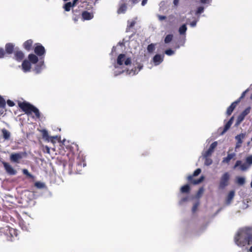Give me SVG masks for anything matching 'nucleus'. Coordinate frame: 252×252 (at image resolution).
I'll list each match as a JSON object with an SVG mask.
<instances>
[{
  "label": "nucleus",
  "mask_w": 252,
  "mask_h": 252,
  "mask_svg": "<svg viewBox=\"0 0 252 252\" xmlns=\"http://www.w3.org/2000/svg\"><path fill=\"white\" fill-rule=\"evenodd\" d=\"M251 187L252 188V182H251Z\"/></svg>",
  "instance_id": "nucleus-64"
},
{
  "label": "nucleus",
  "mask_w": 252,
  "mask_h": 252,
  "mask_svg": "<svg viewBox=\"0 0 252 252\" xmlns=\"http://www.w3.org/2000/svg\"><path fill=\"white\" fill-rule=\"evenodd\" d=\"M197 22V21H194L192 22L190 24V26L192 27H194L196 26V25Z\"/></svg>",
  "instance_id": "nucleus-50"
},
{
  "label": "nucleus",
  "mask_w": 252,
  "mask_h": 252,
  "mask_svg": "<svg viewBox=\"0 0 252 252\" xmlns=\"http://www.w3.org/2000/svg\"><path fill=\"white\" fill-rule=\"evenodd\" d=\"M251 110V107H249L247 108L242 113L238 116L237 121L235 124V126H238L244 120L246 116H247L250 112Z\"/></svg>",
  "instance_id": "nucleus-9"
},
{
  "label": "nucleus",
  "mask_w": 252,
  "mask_h": 252,
  "mask_svg": "<svg viewBox=\"0 0 252 252\" xmlns=\"http://www.w3.org/2000/svg\"><path fill=\"white\" fill-rule=\"evenodd\" d=\"M248 91H249V89H247V90H246L245 91H244V92L242 93V94H241V96H240V97L239 98V100H239V101H240V99H241L242 98H243L245 96V95L248 92Z\"/></svg>",
  "instance_id": "nucleus-47"
},
{
  "label": "nucleus",
  "mask_w": 252,
  "mask_h": 252,
  "mask_svg": "<svg viewBox=\"0 0 252 252\" xmlns=\"http://www.w3.org/2000/svg\"><path fill=\"white\" fill-rule=\"evenodd\" d=\"M165 16H159L158 18L160 20H162L165 19Z\"/></svg>",
  "instance_id": "nucleus-59"
},
{
  "label": "nucleus",
  "mask_w": 252,
  "mask_h": 252,
  "mask_svg": "<svg viewBox=\"0 0 252 252\" xmlns=\"http://www.w3.org/2000/svg\"><path fill=\"white\" fill-rule=\"evenodd\" d=\"M189 190V186L188 185H185L181 187V191L183 193L188 192Z\"/></svg>",
  "instance_id": "nucleus-30"
},
{
  "label": "nucleus",
  "mask_w": 252,
  "mask_h": 252,
  "mask_svg": "<svg viewBox=\"0 0 252 252\" xmlns=\"http://www.w3.org/2000/svg\"><path fill=\"white\" fill-rule=\"evenodd\" d=\"M203 191H204V189L203 188H200L199 190L198 191V192L197 193V197H200V196L201 195V194L203 193Z\"/></svg>",
  "instance_id": "nucleus-45"
},
{
  "label": "nucleus",
  "mask_w": 252,
  "mask_h": 252,
  "mask_svg": "<svg viewBox=\"0 0 252 252\" xmlns=\"http://www.w3.org/2000/svg\"><path fill=\"white\" fill-rule=\"evenodd\" d=\"M165 53L168 56H171L174 54V51L171 49H168L165 51Z\"/></svg>",
  "instance_id": "nucleus-39"
},
{
  "label": "nucleus",
  "mask_w": 252,
  "mask_h": 252,
  "mask_svg": "<svg viewBox=\"0 0 252 252\" xmlns=\"http://www.w3.org/2000/svg\"><path fill=\"white\" fill-rule=\"evenodd\" d=\"M1 132L2 133L3 137L5 140L9 139V138L10 137L11 133L9 131H8L7 129H6L5 128H3L1 130Z\"/></svg>",
  "instance_id": "nucleus-21"
},
{
  "label": "nucleus",
  "mask_w": 252,
  "mask_h": 252,
  "mask_svg": "<svg viewBox=\"0 0 252 252\" xmlns=\"http://www.w3.org/2000/svg\"><path fill=\"white\" fill-rule=\"evenodd\" d=\"M238 166H240V169L242 171H245L250 167L246 162L242 163L241 160H237L236 162L234 168H235Z\"/></svg>",
  "instance_id": "nucleus-15"
},
{
  "label": "nucleus",
  "mask_w": 252,
  "mask_h": 252,
  "mask_svg": "<svg viewBox=\"0 0 252 252\" xmlns=\"http://www.w3.org/2000/svg\"><path fill=\"white\" fill-rule=\"evenodd\" d=\"M86 165V163L84 161V160L83 159L82 161H78V167H85Z\"/></svg>",
  "instance_id": "nucleus-42"
},
{
  "label": "nucleus",
  "mask_w": 252,
  "mask_h": 252,
  "mask_svg": "<svg viewBox=\"0 0 252 252\" xmlns=\"http://www.w3.org/2000/svg\"><path fill=\"white\" fill-rule=\"evenodd\" d=\"M204 158H205L204 164L208 166V165H211L212 163V160L211 158H208V157Z\"/></svg>",
  "instance_id": "nucleus-36"
},
{
  "label": "nucleus",
  "mask_w": 252,
  "mask_h": 252,
  "mask_svg": "<svg viewBox=\"0 0 252 252\" xmlns=\"http://www.w3.org/2000/svg\"><path fill=\"white\" fill-rule=\"evenodd\" d=\"M46 149H47V153H49V151H50V149L49 147H46Z\"/></svg>",
  "instance_id": "nucleus-62"
},
{
  "label": "nucleus",
  "mask_w": 252,
  "mask_h": 252,
  "mask_svg": "<svg viewBox=\"0 0 252 252\" xmlns=\"http://www.w3.org/2000/svg\"><path fill=\"white\" fill-rule=\"evenodd\" d=\"M3 165L6 171L9 174L13 175L16 174V171L9 163L3 162Z\"/></svg>",
  "instance_id": "nucleus-12"
},
{
  "label": "nucleus",
  "mask_w": 252,
  "mask_h": 252,
  "mask_svg": "<svg viewBox=\"0 0 252 252\" xmlns=\"http://www.w3.org/2000/svg\"><path fill=\"white\" fill-rule=\"evenodd\" d=\"M4 55V51L3 49L0 48V58H3Z\"/></svg>",
  "instance_id": "nucleus-48"
},
{
  "label": "nucleus",
  "mask_w": 252,
  "mask_h": 252,
  "mask_svg": "<svg viewBox=\"0 0 252 252\" xmlns=\"http://www.w3.org/2000/svg\"><path fill=\"white\" fill-rule=\"evenodd\" d=\"M234 195H235V191L234 190H231L229 192V193H228V194L227 196V198H226V203L227 205H229L230 204L232 200L234 198Z\"/></svg>",
  "instance_id": "nucleus-20"
},
{
  "label": "nucleus",
  "mask_w": 252,
  "mask_h": 252,
  "mask_svg": "<svg viewBox=\"0 0 252 252\" xmlns=\"http://www.w3.org/2000/svg\"><path fill=\"white\" fill-rule=\"evenodd\" d=\"M78 1V0H73V2L72 3V4L74 6L76 4L77 2Z\"/></svg>",
  "instance_id": "nucleus-60"
},
{
  "label": "nucleus",
  "mask_w": 252,
  "mask_h": 252,
  "mask_svg": "<svg viewBox=\"0 0 252 252\" xmlns=\"http://www.w3.org/2000/svg\"><path fill=\"white\" fill-rule=\"evenodd\" d=\"M25 153L20 152L13 153L10 156V159L11 161L19 163V160L26 156Z\"/></svg>",
  "instance_id": "nucleus-6"
},
{
  "label": "nucleus",
  "mask_w": 252,
  "mask_h": 252,
  "mask_svg": "<svg viewBox=\"0 0 252 252\" xmlns=\"http://www.w3.org/2000/svg\"><path fill=\"white\" fill-rule=\"evenodd\" d=\"M173 38L172 34H168L164 39V42L165 43H169L171 41Z\"/></svg>",
  "instance_id": "nucleus-32"
},
{
  "label": "nucleus",
  "mask_w": 252,
  "mask_h": 252,
  "mask_svg": "<svg viewBox=\"0 0 252 252\" xmlns=\"http://www.w3.org/2000/svg\"><path fill=\"white\" fill-rule=\"evenodd\" d=\"M21 223H22V222H21L20 224V225L21 226L23 230H27V227H26V226H22Z\"/></svg>",
  "instance_id": "nucleus-61"
},
{
  "label": "nucleus",
  "mask_w": 252,
  "mask_h": 252,
  "mask_svg": "<svg viewBox=\"0 0 252 252\" xmlns=\"http://www.w3.org/2000/svg\"><path fill=\"white\" fill-rule=\"evenodd\" d=\"M82 17L83 21L91 20L94 17V12L84 11L82 13Z\"/></svg>",
  "instance_id": "nucleus-13"
},
{
  "label": "nucleus",
  "mask_w": 252,
  "mask_h": 252,
  "mask_svg": "<svg viewBox=\"0 0 252 252\" xmlns=\"http://www.w3.org/2000/svg\"><path fill=\"white\" fill-rule=\"evenodd\" d=\"M7 103L9 106H13L14 105V103L10 100H8Z\"/></svg>",
  "instance_id": "nucleus-49"
},
{
  "label": "nucleus",
  "mask_w": 252,
  "mask_h": 252,
  "mask_svg": "<svg viewBox=\"0 0 252 252\" xmlns=\"http://www.w3.org/2000/svg\"><path fill=\"white\" fill-rule=\"evenodd\" d=\"M203 11L204 7L202 6H200L197 8V10L196 11V14L202 13Z\"/></svg>",
  "instance_id": "nucleus-40"
},
{
  "label": "nucleus",
  "mask_w": 252,
  "mask_h": 252,
  "mask_svg": "<svg viewBox=\"0 0 252 252\" xmlns=\"http://www.w3.org/2000/svg\"><path fill=\"white\" fill-rule=\"evenodd\" d=\"M32 40H28L24 42V47L25 49L30 50L31 49L32 45Z\"/></svg>",
  "instance_id": "nucleus-24"
},
{
  "label": "nucleus",
  "mask_w": 252,
  "mask_h": 252,
  "mask_svg": "<svg viewBox=\"0 0 252 252\" xmlns=\"http://www.w3.org/2000/svg\"><path fill=\"white\" fill-rule=\"evenodd\" d=\"M130 1L131 2V3L132 4H134L138 3L139 0H130Z\"/></svg>",
  "instance_id": "nucleus-58"
},
{
  "label": "nucleus",
  "mask_w": 252,
  "mask_h": 252,
  "mask_svg": "<svg viewBox=\"0 0 252 252\" xmlns=\"http://www.w3.org/2000/svg\"><path fill=\"white\" fill-rule=\"evenodd\" d=\"M126 10V5L125 4H122L119 9L118 12L119 13H124Z\"/></svg>",
  "instance_id": "nucleus-28"
},
{
  "label": "nucleus",
  "mask_w": 252,
  "mask_h": 252,
  "mask_svg": "<svg viewBox=\"0 0 252 252\" xmlns=\"http://www.w3.org/2000/svg\"><path fill=\"white\" fill-rule=\"evenodd\" d=\"M44 68L45 65L44 64V62L43 61H41L38 63L35 67L34 70L35 71L36 73H39Z\"/></svg>",
  "instance_id": "nucleus-17"
},
{
  "label": "nucleus",
  "mask_w": 252,
  "mask_h": 252,
  "mask_svg": "<svg viewBox=\"0 0 252 252\" xmlns=\"http://www.w3.org/2000/svg\"><path fill=\"white\" fill-rule=\"evenodd\" d=\"M24 57V54L21 51H17L15 52V59L18 61H21Z\"/></svg>",
  "instance_id": "nucleus-19"
},
{
  "label": "nucleus",
  "mask_w": 252,
  "mask_h": 252,
  "mask_svg": "<svg viewBox=\"0 0 252 252\" xmlns=\"http://www.w3.org/2000/svg\"><path fill=\"white\" fill-rule=\"evenodd\" d=\"M246 162L250 167L252 165V155L246 158Z\"/></svg>",
  "instance_id": "nucleus-33"
},
{
  "label": "nucleus",
  "mask_w": 252,
  "mask_h": 252,
  "mask_svg": "<svg viewBox=\"0 0 252 252\" xmlns=\"http://www.w3.org/2000/svg\"><path fill=\"white\" fill-rule=\"evenodd\" d=\"M242 238H246V241H242L238 243L239 247H242L246 246V245H251L252 244V234H250V231L247 229L246 232H243Z\"/></svg>",
  "instance_id": "nucleus-3"
},
{
  "label": "nucleus",
  "mask_w": 252,
  "mask_h": 252,
  "mask_svg": "<svg viewBox=\"0 0 252 252\" xmlns=\"http://www.w3.org/2000/svg\"><path fill=\"white\" fill-rule=\"evenodd\" d=\"M148 0H143L142 1L141 5L144 6L147 3Z\"/></svg>",
  "instance_id": "nucleus-56"
},
{
  "label": "nucleus",
  "mask_w": 252,
  "mask_h": 252,
  "mask_svg": "<svg viewBox=\"0 0 252 252\" xmlns=\"http://www.w3.org/2000/svg\"><path fill=\"white\" fill-rule=\"evenodd\" d=\"M42 135H43V137L44 138H48L49 136H48V131L45 130V129H43L42 130Z\"/></svg>",
  "instance_id": "nucleus-41"
},
{
  "label": "nucleus",
  "mask_w": 252,
  "mask_h": 252,
  "mask_svg": "<svg viewBox=\"0 0 252 252\" xmlns=\"http://www.w3.org/2000/svg\"><path fill=\"white\" fill-rule=\"evenodd\" d=\"M21 108L27 114L34 113L36 118H39L40 117V113L37 108L33 105L26 102H23L19 104Z\"/></svg>",
  "instance_id": "nucleus-2"
},
{
  "label": "nucleus",
  "mask_w": 252,
  "mask_h": 252,
  "mask_svg": "<svg viewBox=\"0 0 252 252\" xmlns=\"http://www.w3.org/2000/svg\"><path fill=\"white\" fill-rule=\"evenodd\" d=\"M200 1L202 3H209L210 2V0H200Z\"/></svg>",
  "instance_id": "nucleus-51"
},
{
  "label": "nucleus",
  "mask_w": 252,
  "mask_h": 252,
  "mask_svg": "<svg viewBox=\"0 0 252 252\" xmlns=\"http://www.w3.org/2000/svg\"><path fill=\"white\" fill-rule=\"evenodd\" d=\"M199 204V202H198L196 203L193 205V206L192 207V211L193 212H195L196 211V209H197Z\"/></svg>",
  "instance_id": "nucleus-46"
},
{
  "label": "nucleus",
  "mask_w": 252,
  "mask_h": 252,
  "mask_svg": "<svg viewBox=\"0 0 252 252\" xmlns=\"http://www.w3.org/2000/svg\"><path fill=\"white\" fill-rule=\"evenodd\" d=\"M164 57V55H156L153 59V61L155 65H158L161 63L163 61Z\"/></svg>",
  "instance_id": "nucleus-14"
},
{
  "label": "nucleus",
  "mask_w": 252,
  "mask_h": 252,
  "mask_svg": "<svg viewBox=\"0 0 252 252\" xmlns=\"http://www.w3.org/2000/svg\"><path fill=\"white\" fill-rule=\"evenodd\" d=\"M22 69L25 72H29L31 68V65L30 62L27 60H24L22 63Z\"/></svg>",
  "instance_id": "nucleus-16"
},
{
  "label": "nucleus",
  "mask_w": 252,
  "mask_h": 252,
  "mask_svg": "<svg viewBox=\"0 0 252 252\" xmlns=\"http://www.w3.org/2000/svg\"><path fill=\"white\" fill-rule=\"evenodd\" d=\"M233 119L234 117H232L227 122L229 123L230 125H232L233 122Z\"/></svg>",
  "instance_id": "nucleus-55"
},
{
  "label": "nucleus",
  "mask_w": 252,
  "mask_h": 252,
  "mask_svg": "<svg viewBox=\"0 0 252 252\" xmlns=\"http://www.w3.org/2000/svg\"><path fill=\"white\" fill-rule=\"evenodd\" d=\"M247 232V229L246 228H243V229H240L238 232L237 233V234H236L235 236V238H234V241H235V244L239 247V245H238V243L239 242H243L244 241H246V238H241L242 237V233L243 232Z\"/></svg>",
  "instance_id": "nucleus-7"
},
{
  "label": "nucleus",
  "mask_w": 252,
  "mask_h": 252,
  "mask_svg": "<svg viewBox=\"0 0 252 252\" xmlns=\"http://www.w3.org/2000/svg\"><path fill=\"white\" fill-rule=\"evenodd\" d=\"M188 198L187 197H184L183 198V199H181V200L180 201V203H182V202H185V201H186L188 200Z\"/></svg>",
  "instance_id": "nucleus-52"
},
{
  "label": "nucleus",
  "mask_w": 252,
  "mask_h": 252,
  "mask_svg": "<svg viewBox=\"0 0 252 252\" xmlns=\"http://www.w3.org/2000/svg\"><path fill=\"white\" fill-rule=\"evenodd\" d=\"M187 30V28L186 25L184 24L181 27H180L179 29V32L180 34L181 35L185 34Z\"/></svg>",
  "instance_id": "nucleus-26"
},
{
  "label": "nucleus",
  "mask_w": 252,
  "mask_h": 252,
  "mask_svg": "<svg viewBox=\"0 0 252 252\" xmlns=\"http://www.w3.org/2000/svg\"><path fill=\"white\" fill-rule=\"evenodd\" d=\"M155 49V45L151 44L148 46L147 50L149 53L153 52Z\"/></svg>",
  "instance_id": "nucleus-34"
},
{
  "label": "nucleus",
  "mask_w": 252,
  "mask_h": 252,
  "mask_svg": "<svg viewBox=\"0 0 252 252\" xmlns=\"http://www.w3.org/2000/svg\"><path fill=\"white\" fill-rule=\"evenodd\" d=\"M179 2V0H174L173 3L175 5L177 6L178 5Z\"/></svg>",
  "instance_id": "nucleus-57"
},
{
  "label": "nucleus",
  "mask_w": 252,
  "mask_h": 252,
  "mask_svg": "<svg viewBox=\"0 0 252 252\" xmlns=\"http://www.w3.org/2000/svg\"><path fill=\"white\" fill-rule=\"evenodd\" d=\"M230 178V175L228 173L226 172L224 173L220 178L219 189H223L228 185V181Z\"/></svg>",
  "instance_id": "nucleus-5"
},
{
  "label": "nucleus",
  "mask_w": 252,
  "mask_h": 252,
  "mask_svg": "<svg viewBox=\"0 0 252 252\" xmlns=\"http://www.w3.org/2000/svg\"><path fill=\"white\" fill-rule=\"evenodd\" d=\"M231 126V125H230L229 123L227 122L224 126V129L223 131L221 132V134H224L230 128Z\"/></svg>",
  "instance_id": "nucleus-37"
},
{
  "label": "nucleus",
  "mask_w": 252,
  "mask_h": 252,
  "mask_svg": "<svg viewBox=\"0 0 252 252\" xmlns=\"http://www.w3.org/2000/svg\"><path fill=\"white\" fill-rule=\"evenodd\" d=\"M245 136L246 134L243 133L238 134L235 136V138L237 141L235 146V150L241 146V144L243 143V140L245 138Z\"/></svg>",
  "instance_id": "nucleus-10"
},
{
  "label": "nucleus",
  "mask_w": 252,
  "mask_h": 252,
  "mask_svg": "<svg viewBox=\"0 0 252 252\" xmlns=\"http://www.w3.org/2000/svg\"><path fill=\"white\" fill-rule=\"evenodd\" d=\"M50 140H51L52 142H53L52 139H58L59 137L58 136H53V137H50ZM48 140H49V139H48Z\"/></svg>",
  "instance_id": "nucleus-53"
},
{
  "label": "nucleus",
  "mask_w": 252,
  "mask_h": 252,
  "mask_svg": "<svg viewBox=\"0 0 252 252\" xmlns=\"http://www.w3.org/2000/svg\"><path fill=\"white\" fill-rule=\"evenodd\" d=\"M45 49L43 46L40 45L39 43H37L35 44V47L34 48V52L35 53L39 56L43 55L45 53Z\"/></svg>",
  "instance_id": "nucleus-11"
},
{
  "label": "nucleus",
  "mask_w": 252,
  "mask_h": 252,
  "mask_svg": "<svg viewBox=\"0 0 252 252\" xmlns=\"http://www.w3.org/2000/svg\"><path fill=\"white\" fill-rule=\"evenodd\" d=\"M249 251H250V252H252V246L250 248Z\"/></svg>",
  "instance_id": "nucleus-63"
},
{
  "label": "nucleus",
  "mask_w": 252,
  "mask_h": 252,
  "mask_svg": "<svg viewBox=\"0 0 252 252\" xmlns=\"http://www.w3.org/2000/svg\"><path fill=\"white\" fill-rule=\"evenodd\" d=\"M237 183L240 185H243L245 183V178L243 177H238L237 178Z\"/></svg>",
  "instance_id": "nucleus-29"
},
{
  "label": "nucleus",
  "mask_w": 252,
  "mask_h": 252,
  "mask_svg": "<svg viewBox=\"0 0 252 252\" xmlns=\"http://www.w3.org/2000/svg\"><path fill=\"white\" fill-rule=\"evenodd\" d=\"M136 23L135 20H132L131 21H128V25L127 28L126 29V32L128 31V29L131 28L133 27Z\"/></svg>",
  "instance_id": "nucleus-31"
},
{
  "label": "nucleus",
  "mask_w": 252,
  "mask_h": 252,
  "mask_svg": "<svg viewBox=\"0 0 252 252\" xmlns=\"http://www.w3.org/2000/svg\"><path fill=\"white\" fill-rule=\"evenodd\" d=\"M235 154L234 153L232 154H229L227 155V156L224 158L222 160V162L224 163H228L230 160L234 157H235Z\"/></svg>",
  "instance_id": "nucleus-25"
},
{
  "label": "nucleus",
  "mask_w": 252,
  "mask_h": 252,
  "mask_svg": "<svg viewBox=\"0 0 252 252\" xmlns=\"http://www.w3.org/2000/svg\"><path fill=\"white\" fill-rule=\"evenodd\" d=\"M142 66L140 64L131 63L130 58L125 54H120L114 65V73L117 76L122 73L126 72L127 75L133 76L138 73Z\"/></svg>",
  "instance_id": "nucleus-1"
},
{
  "label": "nucleus",
  "mask_w": 252,
  "mask_h": 252,
  "mask_svg": "<svg viewBox=\"0 0 252 252\" xmlns=\"http://www.w3.org/2000/svg\"><path fill=\"white\" fill-rule=\"evenodd\" d=\"M10 234L13 236V235H14L16 237L17 236V231L14 229H10L9 230Z\"/></svg>",
  "instance_id": "nucleus-44"
},
{
  "label": "nucleus",
  "mask_w": 252,
  "mask_h": 252,
  "mask_svg": "<svg viewBox=\"0 0 252 252\" xmlns=\"http://www.w3.org/2000/svg\"><path fill=\"white\" fill-rule=\"evenodd\" d=\"M29 60L32 63H36L38 62V58L34 54H31L29 55Z\"/></svg>",
  "instance_id": "nucleus-23"
},
{
  "label": "nucleus",
  "mask_w": 252,
  "mask_h": 252,
  "mask_svg": "<svg viewBox=\"0 0 252 252\" xmlns=\"http://www.w3.org/2000/svg\"><path fill=\"white\" fill-rule=\"evenodd\" d=\"M14 45L12 43H7L5 45V50L8 54H11L14 50Z\"/></svg>",
  "instance_id": "nucleus-22"
},
{
  "label": "nucleus",
  "mask_w": 252,
  "mask_h": 252,
  "mask_svg": "<svg viewBox=\"0 0 252 252\" xmlns=\"http://www.w3.org/2000/svg\"><path fill=\"white\" fill-rule=\"evenodd\" d=\"M5 106V101L1 96H0V107L3 108Z\"/></svg>",
  "instance_id": "nucleus-38"
},
{
  "label": "nucleus",
  "mask_w": 252,
  "mask_h": 252,
  "mask_svg": "<svg viewBox=\"0 0 252 252\" xmlns=\"http://www.w3.org/2000/svg\"><path fill=\"white\" fill-rule=\"evenodd\" d=\"M201 170L200 168H198L195 170L192 175H189L188 177V180L190 181L194 185H197L202 182L204 179L203 176H201L198 180H192L193 177L198 175L201 173Z\"/></svg>",
  "instance_id": "nucleus-4"
},
{
  "label": "nucleus",
  "mask_w": 252,
  "mask_h": 252,
  "mask_svg": "<svg viewBox=\"0 0 252 252\" xmlns=\"http://www.w3.org/2000/svg\"><path fill=\"white\" fill-rule=\"evenodd\" d=\"M73 6L71 2L66 3L63 6V8L66 11H69L71 8L73 7Z\"/></svg>",
  "instance_id": "nucleus-27"
},
{
  "label": "nucleus",
  "mask_w": 252,
  "mask_h": 252,
  "mask_svg": "<svg viewBox=\"0 0 252 252\" xmlns=\"http://www.w3.org/2000/svg\"><path fill=\"white\" fill-rule=\"evenodd\" d=\"M233 119L234 117H232L227 122L229 123L230 125H232L233 122Z\"/></svg>",
  "instance_id": "nucleus-54"
},
{
  "label": "nucleus",
  "mask_w": 252,
  "mask_h": 252,
  "mask_svg": "<svg viewBox=\"0 0 252 252\" xmlns=\"http://www.w3.org/2000/svg\"><path fill=\"white\" fill-rule=\"evenodd\" d=\"M35 186L37 188L42 189L44 187V184L42 182H37L35 183Z\"/></svg>",
  "instance_id": "nucleus-35"
},
{
  "label": "nucleus",
  "mask_w": 252,
  "mask_h": 252,
  "mask_svg": "<svg viewBox=\"0 0 252 252\" xmlns=\"http://www.w3.org/2000/svg\"><path fill=\"white\" fill-rule=\"evenodd\" d=\"M23 173L25 175H26L27 176H29V177H32V176L31 174H30L28 170L26 169H24L23 170Z\"/></svg>",
  "instance_id": "nucleus-43"
},
{
  "label": "nucleus",
  "mask_w": 252,
  "mask_h": 252,
  "mask_svg": "<svg viewBox=\"0 0 252 252\" xmlns=\"http://www.w3.org/2000/svg\"><path fill=\"white\" fill-rule=\"evenodd\" d=\"M218 145L217 141L214 142L210 146L209 148L207 151H204L202 152V157L203 158H207L211 156L214 152V149L216 148Z\"/></svg>",
  "instance_id": "nucleus-8"
},
{
  "label": "nucleus",
  "mask_w": 252,
  "mask_h": 252,
  "mask_svg": "<svg viewBox=\"0 0 252 252\" xmlns=\"http://www.w3.org/2000/svg\"><path fill=\"white\" fill-rule=\"evenodd\" d=\"M239 102V100H237L233 102L231 105L227 108L226 111V114L228 115H230L232 113L233 110L236 107L237 104Z\"/></svg>",
  "instance_id": "nucleus-18"
}]
</instances>
